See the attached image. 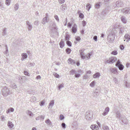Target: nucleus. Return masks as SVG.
Returning <instances> with one entry per match:
<instances>
[{
  "mask_svg": "<svg viewBox=\"0 0 130 130\" xmlns=\"http://www.w3.org/2000/svg\"><path fill=\"white\" fill-rule=\"evenodd\" d=\"M26 25L28 26V30L29 31H30L31 30L32 28V26L31 25L30 23L28 21H26Z\"/></svg>",
  "mask_w": 130,
  "mask_h": 130,
  "instance_id": "8",
  "label": "nucleus"
},
{
  "mask_svg": "<svg viewBox=\"0 0 130 130\" xmlns=\"http://www.w3.org/2000/svg\"><path fill=\"white\" fill-rule=\"evenodd\" d=\"M110 71L111 72V73L116 74H118V72L117 71V70L115 68H110Z\"/></svg>",
  "mask_w": 130,
  "mask_h": 130,
  "instance_id": "9",
  "label": "nucleus"
},
{
  "mask_svg": "<svg viewBox=\"0 0 130 130\" xmlns=\"http://www.w3.org/2000/svg\"><path fill=\"white\" fill-rule=\"evenodd\" d=\"M95 81H94L90 83V85L91 87H93L95 83Z\"/></svg>",
  "mask_w": 130,
  "mask_h": 130,
  "instance_id": "42",
  "label": "nucleus"
},
{
  "mask_svg": "<svg viewBox=\"0 0 130 130\" xmlns=\"http://www.w3.org/2000/svg\"><path fill=\"white\" fill-rule=\"evenodd\" d=\"M109 60H110V62L112 63L117 60V58L115 57H111L109 58Z\"/></svg>",
  "mask_w": 130,
  "mask_h": 130,
  "instance_id": "11",
  "label": "nucleus"
},
{
  "mask_svg": "<svg viewBox=\"0 0 130 130\" xmlns=\"http://www.w3.org/2000/svg\"><path fill=\"white\" fill-rule=\"evenodd\" d=\"M9 93V90L6 87H5L2 90V94L5 96H7Z\"/></svg>",
  "mask_w": 130,
  "mask_h": 130,
  "instance_id": "3",
  "label": "nucleus"
},
{
  "mask_svg": "<svg viewBox=\"0 0 130 130\" xmlns=\"http://www.w3.org/2000/svg\"><path fill=\"white\" fill-rule=\"evenodd\" d=\"M109 108L108 107H107L105 108L104 112L102 113V115L104 116L106 115L109 112Z\"/></svg>",
  "mask_w": 130,
  "mask_h": 130,
  "instance_id": "13",
  "label": "nucleus"
},
{
  "mask_svg": "<svg viewBox=\"0 0 130 130\" xmlns=\"http://www.w3.org/2000/svg\"><path fill=\"white\" fill-rule=\"evenodd\" d=\"M49 28L51 32L55 33L56 32L57 29L56 27V23H51L49 27Z\"/></svg>",
  "mask_w": 130,
  "mask_h": 130,
  "instance_id": "1",
  "label": "nucleus"
},
{
  "mask_svg": "<svg viewBox=\"0 0 130 130\" xmlns=\"http://www.w3.org/2000/svg\"><path fill=\"white\" fill-rule=\"evenodd\" d=\"M92 54V53L91 52L87 55L86 56L87 59H88L90 58V57L91 55Z\"/></svg>",
  "mask_w": 130,
  "mask_h": 130,
  "instance_id": "34",
  "label": "nucleus"
},
{
  "mask_svg": "<svg viewBox=\"0 0 130 130\" xmlns=\"http://www.w3.org/2000/svg\"><path fill=\"white\" fill-rule=\"evenodd\" d=\"M116 67H118L119 69L120 70H122L124 68V66L122 64H121V63L119 60H118L116 64Z\"/></svg>",
  "mask_w": 130,
  "mask_h": 130,
  "instance_id": "4",
  "label": "nucleus"
},
{
  "mask_svg": "<svg viewBox=\"0 0 130 130\" xmlns=\"http://www.w3.org/2000/svg\"><path fill=\"white\" fill-rule=\"evenodd\" d=\"M100 76V73L99 72H97L93 75V77L94 78H96L99 77Z\"/></svg>",
  "mask_w": 130,
  "mask_h": 130,
  "instance_id": "22",
  "label": "nucleus"
},
{
  "mask_svg": "<svg viewBox=\"0 0 130 130\" xmlns=\"http://www.w3.org/2000/svg\"><path fill=\"white\" fill-rule=\"evenodd\" d=\"M107 10L106 9H105L103 10L102 13L103 15H105L107 14L106 13L107 12Z\"/></svg>",
  "mask_w": 130,
  "mask_h": 130,
  "instance_id": "28",
  "label": "nucleus"
},
{
  "mask_svg": "<svg viewBox=\"0 0 130 130\" xmlns=\"http://www.w3.org/2000/svg\"><path fill=\"white\" fill-rule=\"evenodd\" d=\"M124 38L125 39L127 40L126 41L127 42L129 41L130 40V36L128 34H126L124 36Z\"/></svg>",
  "mask_w": 130,
  "mask_h": 130,
  "instance_id": "21",
  "label": "nucleus"
},
{
  "mask_svg": "<svg viewBox=\"0 0 130 130\" xmlns=\"http://www.w3.org/2000/svg\"><path fill=\"white\" fill-rule=\"evenodd\" d=\"M45 102V100H43L39 102V105L41 106H42L44 104Z\"/></svg>",
  "mask_w": 130,
  "mask_h": 130,
  "instance_id": "29",
  "label": "nucleus"
},
{
  "mask_svg": "<svg viewBox=\"0 0 130 130\" xmlns=\"http://www.w3.org/2000/svg\"><path fill=\"white\" fill-rule=\"evenodd\" d=\"M77 26L75 24H74L72 29V32L74 33H75L76 32L77 30Z\"/></svg>",
  "mask_w": 130,
  "mask_h": 130,
  "instance_id": "7",
  "label": "nucleus"
},
{
  "mask_svg": "<svg viewBox=\"0 0 130 130\" xmlns=\"http://www.w3.org/2000/svg\"><path fill=\"white\" fill-rule=\"evenodd\" d=\"M54 17L57 21L58 22H59V19L58 16L57 15H55L54 16Z\"/></svg>",
  "mask_w": 130,
  "mask_h": 130,
  "instance_id": "41",
  "label": "nucleus"
},
{
  "mask_svg": "<svg viewBox=\"0 0 130 130\" xmlns=\"http://www.w3.org/2000/svg\"><path fill=\"white\" fill-rule=\"evenodd\" d=\"M120 49L122 50H123L124 48V46L122 45H120Z\"/></svg>",
  "mask_w": 130,
  "mask_h": 130,
  "instance_id": "59",
  "label": "nucleus"
},
{
  "mask_svg": "<svg viewBox=\"0 0 130 130\" xmlns=\"http://www.w3.org/2000/svg\"><path fill=\"white\" fill-rule=\"evenodd\" d=\"M75 39L76 40L78 41L80 40L81 39L80 37L79 36L77 37H76L75 38Z\"/></svg>",
  "mask_w": 130,
  "mask_h": 130,
  "instance_id": "57",
  "label": "nucleus"
},
{
  "mask_svg": "<svg viewBox=\"0 0 130 130\" xmlns=\"http://www.w3.org/2000/svg\"><path fill=\"white\" fill-rule=\"evenodd\" d=\"M100 6V3L98 2L95 5V8H98Z\"/></svg>",
  "mask_w": 130,
  "mask_h": 130,
  "instance_id": "31",
  "label": "nucleus"
},
{
  "mask_svg": "<svg viewBox=\"0 0 130 130\" xmlns=\"http://www.w3.org/2000/svg\"><path fill=\"white\" fill-rule=\"evenodd\" d=\"M110 0H104V3L105 4H108L109 3V1Z\"/></svg>",
  "mask_w": 130,
  "mask_h": 130,
  "instance_id": "56",
  "label": "nucleus"
},
{
  "mask_svg": "<svg viewBox=\"0 0 130 130\" xmlns=\"http://www.w3.org/2000/svg\"><path fill=\"white\" fill-rule=\"evenodd\" d=\"M123 3L121 1H117L116 3V5L117 7H120L122 6Z\"/></svg>",
  "mask_w": 130,
  "mask_h": 130,
  "instance_id": "10",
  "label": "nucleus"
},
{
  "mask_svg": "<svg viewBox=\"0 0 130 130\" xmlns=\"http://www.w3.org/2000/svg\"><path fill=\"white\" fill-rule=\"evenodd\" d=\"M63 84H61L60 85H59L58 87V88L59 89H60L64 87V86H63Z\"/></svg>",
  "mask_w": 130,
  "mask_h": 130,
  "instance_id": "46",
  "label": "nucleus"
},
{
  "mask_svg": "<svg viewBox=\"0 0 130 130\" xmlns=\"http://www.w3.org/2000/svg\"><path fill=\"white\" fill-rule=\"evenodd\" d=\"M121 11L124 13L129 14L130 13V8H125L122 10Z\"/></svg>",
  "mask_w": 130,
  "mask_h": 130,
  "instance_id": "6",
  "label": "nucleus"
},
{
  "mask_svg": "<svg viewBox=\"0 0 130 130\" xmlns=\"http://www.w3.org/2000/svg\"><path fill=\"white\" fill-rule=\"evenodd\" d=\"M71 50L69 48H68L66 50V52L68 54H70L71 52Z\"/></svg>",
  "mask_w": 130,
  "mask_h": 130,
  "instance_id": "33",
  "label": "nucleus"
},
{
  "mask_svg": "<svg viewBox=\"0 0 130 130\" xmlns=\"http://www.w3.org/2000/svg\"><path fill=\"white\" fill-rule=\"evenodd\" d=\"M121 20L123 23L124 24L126 23L127 21L125 17L122 16L121 17Z\"/></svg>",
  "mask_w": 130,
  "mask_h": 130,
  "instance_id": "19",
  "label": "nucleus"
},
{
  "mask_svg": "<svg viewBox=\"0 0 130 130\" xmlns=\"http://www.w3.org/2000/svg\"><path fill=\"white\" fill-rule=\"evenodd\" d=\"M10 87L13 88L15 89L17 88V86L15 84H13L11 85Z\"/></svg>",
  "mask_w": 130,
  "mask_h": 130,
  "instance_id": "35",
  "label": "nucleus"
},
{
  "mask_svg": "<svg viewBox=\"0 0 130 130\" xmlns=\"http://www.w3.org/2000/svg\"><path fill=\"white\" fill-rule=\"evenodd\" d=\"M64 118L63 116L62 115H60V119L61 120H62Z\"/></svg>",
  "mask_w": 130,
  "mask_h": 130,
  "instance_id": "60",
  "label": "nucleus"
},
{
  "mask_svg": "<svg viewBox=\"0 0 130 130\" xmlns=\"http://www.w3.org/2000/svg\"><path fill=\"white\" fill-rule=\"evenodd\" d=\"M93 39L95 41H97V37L96 36H94L93 37Z\"/></svg>",
  "mask_w": 130,
  "mask_h": 130,
  "instance_id": "62",
  "label": "nucleus"
},
{
  "mask_svg": "<svg viewBox=\"0 0 130 130\" xmlns=\"http://www.w3.org/2000/svg\"><path fill=\"white\" fill-rule=\"evenodd\" d=\"M35 64V63L34 62H32L31 63H30V66H34Z\"/></svg>",
  "mask_w": 130,
  "mask_h": 130,
  "instance_id": "64",
  "label": "nucleus"
},
{
  "mask_svg": "<svg viewBox=\"0 0 130 130\" xmlns=\"http://www.w3.org/2000/svg\"><path fill=\"white\" fill-rule=\"evenodd\" d=\"M80 74L78 73L77 74V73L75 74V75H74V76L76 78H78L80 76Z\"/></svg>",
  "mask_w": 130,
  "mask_h": 130,
  "instance_id": "52",
  "label": "nucleus"
},
{
  "mask_svg": "<svg viewBox=\"0 0 130 130\" xmlns=\"http://www.w3.org/2000/svg\"><path fill=\"white\" fill-rule=\"evenodd\" d=\"M86 7V9L88 11H89V10L90 9L91 7V5L89 3H88L87 4Z\"/></svg>",
  "mask_w": 130,
  "mask_h": 130,
  "instance_id": "26",
  "label": "nucleus"
},
{
  "mask_svg": "<svg viewBox=\"0 0 130 130\" xmlns=\"http://www.w3.org/2000/svg\"><path fill=\"white\" fill-rule=\"evenodd\" d=\"M116 117L118 118L119 119H120L121 114L118 111L116 113Z\"/></svg>",
  "mask_w": 130,
  "mask_h": 130,
  "instance_id": "30",
  "label": "nucleus"
},
{
  "mask_svg": "<svg viewBox=\"0 0 130 130\" xmlns=\"http://www.w3.org/2000/svg\"><path fill=\"white\" fill-rule=\"evenodd\" d=\"M53 74L56 78H58L59 76V75L58 74L55 72L53 73Z\"/></svg>",
  "mask_w": 130,
  "mask_h": 130,
  "instance_id": "40",
  "label": "nucleus"
},
{
  "mask_svg": "<svg viewBox=\"0 0 130 130\" xmlns=\"http://www.w3.org/2000/svg\"><path fill=\"white\" fill-rule=\"evenodd\" d=\"M46 17L43 18L42 21V23L43 24H45L47 22V19L48 15L47 13L46 14Z\"/></svg>",
  "mask_w": 130,
  "mask_h": 130,
  "instance_id": "15",
  "label": "nucleus"
},
{
  "mask_svg": "<svg viewBox=\"0 0 130 130\" xmlns=\"http://www.w3.org/2000/svg\"><path fill=\"white\" fill-rule=\"evenodd\" d=\"M81 57L82 59H85L86 57V56L85 55L84 53L82 54H80Z\"/></svg>",
  "mask_w": 130,
  "mask_h": 130,
  "instance_id": "37",
  "label": "nucleus"
},
{
  "mask_svg": "<svg viewBox=\"0 0 130 130\" xmlns=\"http://www.w3.org/2000/svg\"><path fill=\"white\" fill-rule=\"evenodd\" d=\"M8 126L9 127L10 129L11 130V128L14 126V124H12L11 122L9 121L8 122Z\"/></svg>",
  "mask_w": 130,
  "mask_h": 130,
  "instance_id": "16",
  "label": "nucleus"
},
{
  "mask_svg": "<svg viewBox=\"0 0 130 130\" xmlns=\"http://www.w3.org/2000/svg\"><path fill=\"white\" fill-rule=\"evenodd\" d=\"M4 53L6 56L8 55L9 53L7 48V49H6V51Z\"/></svg>",
  "mask_w": 130,
  "mask_h": 130,
  "instance_id": "48",
  "label": "nucleus"
},
{
  "mask_svg": "<svg viewBox=\"0 0 130 130\" xmlns=\"http://www.w3.org/2000/svg\"><path fill=\"white\" fill-rule=\"evenodd\" d=\"M66 44L69 46H72V43L69 40H67V41Z\"/></svg>",
  "mask_w": 130,
  "mask_h": 130,
  "instance_id": "36",
  "label": "nucleus"
},
{
  "mask_svg": "<svg viewBox=\"0 0 130 130\" xmlns=\"http://www.w3.org/2000/svg\"><path fill=\"white\" fill-rule=\"evenodd\" d=\"M45 122L48 125H52V123L49 119H47L45 120Z\"/></svg>",
  "mask_w": 130,
  "mask_h": 130,
  "instance_id": "18",
  "label": "nucleus"
},
{
  "mask_svg": "<svg viewBox=\"0 0 130 130\" xmlns=\"http://www.w3.org/2000/svg\"><path fill=\"white\" fill-rule=\"evenodd\" d=\"M93 113L92 111H88L86 113L85 118L88 120H90L92 117Z\"/></svg>",
  "mask_w": 130,
  "mask_h": 130,
  "instance_id": "2",
  "label": "nucleus"
},
{
  "mask_svg": "<svg viewBox=\"0 0 130 130\" xmlns=\"http://www.w3.org/2000/svg\"><path fill=\"white\" fill-rule=\"evenodd\" d=\"M88 77V76L87 75V74H85L83 77V78L86 79H87Z\"/></svg>",
  "mask_w": 130,
  "mask_h": 130,
  "instance_id": "63",
  "label": "nucleus"
},
{
  "mask_svg": "<svg viewBox=\"0 0 130 130\" xmlns=\"http://www.w3.org/2000/svg\"><path fill=\"white\" fill-rule=\"evenodd\" d=\"M22 57L21 58V60L23 61L24 59H26L27 57V56L26 53H23L21 54Z\"/></svg>",
  "mask_w": 130,
  "mask_h": 130,
  "instance_id": "14",
  "label": "nucleus"
},
{
  "mask_svg": "<svg viewBox=\"0 0 130 130\" xmlns=\"http://www.w3.org/2000/svg\"><path fill=\"white\" fill-rule=\"evenodd\" d=\"M19 6V5L18 3H17L14 5V8L15 11H17L18 9Z\"/></svg>",
  "mask_w": 130,
  "mask_h": 130,
  "instance_id": "32",
  "label": "nucleus"
},
{
  "mask_svg": "<svg viewBox=\"0 0 130 130\" xmlns=\"http://www.w3.org/2000/svg\"><path fill=\"white\" fill-rule=\"evenodd\" d=\"M84 49H81L79 50V52L80 54L82 53H83L84 52Z\"/></svg>",
  "mask_w": 130,
  "mask_h": 130,
  "instance_id": "54",
  "label": "nucleus"
},
{
  "mask_svg": "<svg viewBox=\"0 0 130 130\" xmlns=\"http://www.w3.org/2000/svg\"><path fill=\"white\" fill-rule=\"evenodd\" d=\"M6 28H5L3 30V36H5L6 34Z\"/></svg>",
  "mask_w": 130,
  "mask_h": 130,
  "instance_id": "44",
  "label": "nucleus"
},
{
  "mask_svg": "<svg viewBox=\"0 0 130 130\" xmlns=\"http://www.w3.org/2000/svg\"><path fill=\"white\" fill-rule=\"evenodd\" d=\"M86 24V22L84 21H82V24L83 26H85Z\"/></svg>",
  "mask_w": 130,
  "mask_h": 130,
  "instance_id": "53",
  "label": "nucleus"
},
{
  "mask_svg": "<svg viewBox=\"0 0 130 130\" xmlns=\"http://www.w3.org/2000/svg\"><path fill=\"white\" fill-rule=\"evenodd\" d=\"M68 61L69 63L72 65H74L75 64V61L71 58H69L68 59Z\"/></svg>",
  "mask_w": 130,
  "mask_h": 130,
  "instance_id": "12",
  "label": "nucleus"
},
{
  "mask_svg": "<svg viewBox=\"0 0 130 130\" xmlns=\"http://www.w3.org/2000/svg\"><path fill=\"white\" fill-rule=\"evenodd\" d=\"M65 39L66 40H69L70 38L69 36L68 35H67L65 37Z\"/></svg>",
  "mask_w": 130,
  "mask_h": 130,
  "instance_id": "51",
  "label": "nucleus"
},
{
  "mask_svg": "<svg viewBox=\"0 0 130 130\" xmlns=\"http://www.w3.org/2000/svg\"><path fill=\"white\" fill-rule=\"evenodd\" d=\"M79 17L81 18H83L84 17V15L82 13H80L79 14Z\"/></svg>",
  "mask_w": 130,
  "mask_h": 130,
  "instance_id": "47",
  "label": "nucleus"
},
{
  "mask_svg": "<svg viewBox=\"0 0 130 130\" xmlns=\"http://www.w3.org/2000/svg\"><path fill=\"white\" fill-rule=\"evenodd\" d=\"M113 79V80L115 82V83H117L118 82V79L116 77H114Z\"/></svg>",
  "mask_w": 130,
  "mask_h": 130,
  "instance_id": "58",
  "label": "nucleus"
},
{
  "mask_svg": "<svg viewBox=\"0 0 130 130\" xmlns=\"http://www.w3.org/2000/svg\"><path fill=\"white\" fill-rule=\"evenodd\" d=\"M0 7H1V9L3 10L5 8L3 7V3L0 2Z\"/></svg>",
  "mask_w": 130,
  "mask_h": 130,
  "instance_id": "39",
  "label": "nucleus"
},
{
  "mask_svg": "<svg viewBox=\"0 0 130 130\" xmlns=\"http://www.w3.org/2000/svg\"><path fill=\"white\" fill-rule=\"evenodd\" d=\"M66 8V5L64 4L62 5L60 7V8L62 11L64 10Z\"/></svg>",
  "mask_w": 130,
  "mask_h": 130,
  "instance_id": "25",
  "label": "nucleus"
},
{
  "mask_svg": "<svg viewBox=\"0 0 130 130\" xmlns=\"http://www.w3.org/2000/svg\"><path fill=\"white\" fill-rule=\"evenodd\" d=\"M26 112L30 117H32L33 116V114L31 111L28 110L26 111Z\"/></svg>",
  "mask_w": 130,
  "mask_h": 130,
  "instance_id": "27",
  "label": "nucleus"
},
{
  "mask_svg": "<svg viewBox=\"0 0 130 130\" xmlns=\"http://www.w3.org/2000/svg\"><path fill=\"white\" fill-rule=\"evenodd\" d=\"M9 110H10V112H13L14 111V109L12 107H11L9 109Z\"/></svg>",
  "mask_w": 130,
  "mask_h": 130,
  "instance_id": "61",
  "label": "nucleus"
},
{
  "mask_svg": "<svg viewBox=\"0 0 130 130\" xmlns=\"http://www.w3.org/2000/svg\"><path fill=\"white\" fill-rule=\"evenodd\" d=\"M111 53L113 55H116L118 53L117 51L115 50L112 51Z\"/></svg>",
  "mask_w": 130,
  "mask_h": 130,
  "instance_id": "43",
  "label": "nucleus"
},
{
  "mask_svg": "<svg viewBox=\"0 0 130 130\" xmlns=\"http://www.w3.org/2000/svg\"><path fill=\"white\" fill-rule=\"evenodd\" d=\"M54 103V100H51L49 104V105L48 107V108H50V106H51V108H52V107L53 106Z\"/></svg>",
  "mask_w": 130,
  "mask_h": 130,
  "instance_id": "20",
  "label": "nucleus"
},
{
  "mask_svg": "<svg viewBox=\"0 0 130 130\" xmlns=\"http://www.w3.org/2000/svg\"><path fill=\"white\" fill-rule=\"evenodd\" d=\"M10 0H6V4L8 6L10 4Z\"/></svg>",
  "mask_w": 130,
  "mask_h": 130,
  "instance_id": "38",
  "label": "nucleus"
},
{
  "mask_svg": "<svg viewBox=\"0 0 130 130\" xmlns=\"http://www.w3.org/2000/svg\"><path fill=\"white\" fill-rule=\"evenodd\" d=\"M65 1V0H58L59 3L60 4H63Z\"/></svg>",
  "mask_w": 130,
  "mask_h": 130,
  "instance_id": "45",
  "label": "nucleus"
},
{
  "mask_svg": "<svg viewBox=\"0 0 130 130\" xmlns=\"http://www.w3.org/2000/svg\"><path fill=\"white\" fill-rule=\"evenodd\" d=\"M24 74L26 76H29L30 74H29L26 71H25L24 72Z\"/></svg>",
  "mask_w": 130,
  "mask_h": 130,
  "instance_id": "50",
  "label": "nucleus"
},
{
  "mask_svg": "<svg viewBox=\"0 0 130 130\" xmlns=\"http://www.w3.org/2000/svg\"><path fill=\"white\" fill-rule=\"evenodd\" d=\"M64 42L62 40L59 43V45L60 47L61 48H63L64 46Z\"/></svg>",
  "mask_w": 130,
  "mask_h": 130,
  "instance_id": "24",
  "label": "nucleus"
},
{
  "mask_svg": "<svg viewBox=\"0 0 130 130\" xmlns=\"http://www.w3.org/2000/svg\"><path fill=\"white\" fill-rule=\"evenodd\" d=\"M98 90L97 89H96L95 91L94 92L93 95L95 97H97L99 95V93L98 92Z\"/></svg>",
  "mask_w": 130,
  "mask_h": 130,
  "instance_id": "17",
  "label": "nucleus"
},
{
  "mask_svg": "<svg viewBox=\"0 0 130 130\" xmlns=\"http://www.w3.org/2000/svg\"><path fill=\"white\" fill-rule=\"evenodd\" d=\"M61 126L63 128H66V125L64 123H62L61 124Z\"/></svg>",
  "mask_w": 130,
  "mask_h": 130,
  "instance_id": "49",
  "label": "nucleus"
},
{
  "mask_svg": "<svg viewBox=\"0 0 130 130\" xmlns=\"http://www.w3.org/2000/svg\"><path fill=\"white\" fill-rule=\"evenodd\" d=\"M103 129V130H108L109 128L108 126H106L104 127Z\"/></svg>",
  "mask_w": 130,
  "mask_h": 130,
  "instance_id": "55",
  "label": "nucleus"
},
{
  "mask_svg": "<svg viewBox=\"0 0 130 130\" xmlns=\"http://www.w3.org/2000/svg\"><path fill=\"white\" fill-rule=\"evenodd\" d=\"M115 39V35L114 34L109 35L107 37V40L110 43H112Z\"/></svg>",
  "mask_w": 130,
  "mask_h": 130,
  "instance_id": "5",
  "label": "nucleus"
},
{
  "mask_svg": "<svg viewBox=\"0 0 130 130\" xmlns=\"http://www.w3.org/2000/svg\"><path fill=\"white\" fill-rule=\"evenodd\" d=\"M77 73V72L75 71V70H72L70 71V75H74L75 74Z\"/></svg>",
  "mask_w": 130,
  "mask_h": 130,
  "instance_id": "23",
  "label": "nucleus"
}]
</instances>
